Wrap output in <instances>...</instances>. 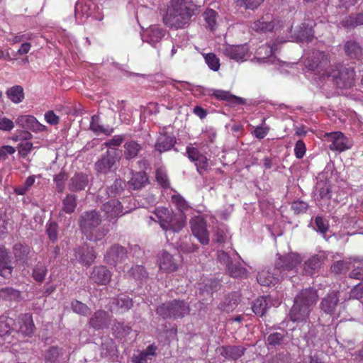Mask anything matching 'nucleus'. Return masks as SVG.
Segmentation results:
<instances>
[{"instance_id":"obj_28","label":"nucleus","mask_w":363,"mask_h":363,"mask_svg":"<svg viewBox=\"0 0 363 363\" xmlns=\"http://www.w3.org/2000/svg\"><path fill=\"white\" fill-rule=\"evenodd\" d=\"M88 184V175L82 173L76 174L70 179L69 189L72 191H82L85 189Z\"/></svg>"},{"instance_id":"obj_27","label":"nucleus","mask_w":363,"mask_h":363,"mask_svg":"<svg viewBox=\"0 0 363 363\" xmlns=\"http://www.w3.org/2000/svg\"><path fill=\"white\" fill-rule=\"evenodd\" d=\"M275 45L270 46L269 45H263L260 46L256 51V57L260 62L274 63L275 57L272 54L275 52Z\"/></svg>"},{"instance_id":"obj_43","label":"nucleus","mask_w":363,"mask_h":363,"mask_svg":"<svg viewBox=\"0 0 363 363\" xmlns=\"http://www.w3.org/2000/svg\"><path fill=\"white\" fill-rule=\"evenodd\" d=\"M316 190L318 196L322 200H330L331 198V186L328 181H320L317 183Z\"/></svg>"},{"instance_id":"obj_22","label":"nucleus","mask_w":363,"mask_h":363,"mask_svg":"<svg viewBox=\"0 0 363 363\" xmlns=\"http://www.w3.org/2000/svg\"><path fill=\"white\" fill-rule=\"evenodd\" d=\"M250 28L257 33L272 32L274 28V22L273 16L271 14H267L259 20L254 21Z\"/></svg>"},{"instance_id":"obj_14","label":"nucleus","mask_w":363,"mask_h":363,"mask_svg":"<svg viewBox=\"0 0 363 363\" xmlns=\"http://www.w3.org/2000/svg\"><path fill=\"white\" fill-rule=\"evenodd\" d=\"M317 300V291L313 288H306L301 290L294 298V301H297L298 303L307 306L311 310Z\"/></svg>"},{"instance_id":"obj_42","label":"nucleus","mask_w":363,"mask_h":363,"mask_svg":"<svg viewBox=\"0 0 363 363\" xmlns=\"http://www.w3.org/2000/svg\"><path fill=\"white\" fill-rule=\"evenodd\" d=\"M199 91L204 96H213L220 101L227 100V92L221 89L199 86Z\"/></svg>"},{"instance_id":"obj_46","label":"nucleus","mask_w":363,"mask_h":363,"mask_svg":"<svg viewBox=\"0 0 363 363\" xmlns=\"http://www.w3.org/2000/svg\"><path fill=\"white\" fill-rule=\"evenodd\" d=\"M108 232V230L105 229L104 228H94L92 229L91 231L87 232V233H84V235H86V237L88 240L96 242V241L102 240L104 238V236L107 234Z\"/></svg>"},{"instance_id":"obj_15","label":"nucleus","mask_w":363,"mask_h":363,"mask_svg":"<svg viewBox=\"0 0 363 363\" xmlns=\"http://www.w3.org/2000/svg\"><path fill=\"white\" fill-rule=\"evenodd\" d=\"M317 300V291L313 288H306L301 290L294 298V301H297L298 303L307 306L311 310Z\"/></svg>"},{"instance_id":"obj_13","label":"nucleus","mask_w":363,"mask_h":363,"mask_svg":"<svg viewBox=\"0 0 363 363\" xmlns=\"http://www.w3.org/2000/svg\"><path fill=\"white\" fill-rule=\"evenodd\" d=\"M101 223L100 216L96 211H86L81 215L79 224L84 233L91 231Z\"/></svg>"},{"instance_id":"obj_17","label":"nucleus","mask_w":363,"mask_h":363,"mask_svg":"<svg viewBox=\"0 0 363 363\" xmlns=\"http://www.w3.org/2000/svg\"><path fill=\"white\" fill-rule=\"evenodd\" d=\"M165 35V30L158 26H151L143 35V40L155 46Z\"/></svg>"},{"instance_id":"obj_20","label":"nucleus","mask_w":363,"mask_h":363,"mask_svg":"<svg viewBox=\"0 0 363 363\" xmlns=\"http://www.w3.org/2000/svg\"><path fill=\"white\" fill-rule=\"evenodd\" d=\"M102 211L109 220L116 218L128 212H123V206L121 202L116 199L105 203L103 205Z\"/></svg>"},{"instance_id":"obj_11","label":"nucleus","mask_w":363,"mask_h":363,"mask_svg":"<svg viewBox=\"0 0 363 363\" xmlns=\"http://www.w3.org/2000/svg\"><path fill=\"white\" fill-rule=\"evenodd\" d=\"M157 264L160 270L164 273L176 272L179 265V260L168 252L164 250L158 254Z\"/></svg>"},{"instance_id":"obj_30","label":"nucleus","mask_w":363,"mask_h":363,"mask_svg":"<svg viewBox=\"0 0 363 363\" xmlns=\"http://www.w3.org/2000/svg\"><path fill=\"white\" fill-rule=\"evenodd\" d=\"M76 257L79 262L84 265H91L96 258L93 248H79L76 251Z\"/></svg>"},{"instance_id":"obj_54","label":"nucleus","mask_w":363,"mask_h":363,"mask_svg":"<svg viewBox=\"0 0 363 363\" xmlns=\"http://www.w3.org/2000/svg\"><path fill=\"white\" fill-rule=\"evenodd\" d=\"M238 6H243L245 9L254 10L257 9L264 0H235Z\"/></svg>"},{"instance_id":"obj_26","label":"nucleus","mask_w":363,"mask_h":363,"mask_svg":"<svg viewBox=\"0 0 363 363\" xmlns=\"http://www.w3.org/2000/svg\"><path fill=\"white\" fill-rule=\"evenodd\" d=\"M325 257L322 255H314L304 262V272L308 275H313L321 267Z\"/></svg>"},{"instance_id":"obj_47","label":"nucleus","mask_w":363,"mask_h":363,"mask_svg":"<svg viewBox=\"0 0 363 363\" xmlns=\"http://www.w3.org/2000/svg\"><path fill=\"white\" fill-rule=\"evenodd\" d=\"M30 252L29 247L16 244L13 247V253L17 260L25 261Z\"/></svg>"},{"instance_id":"obj_9","label":"nucleus","mask_w":363,"mask_h":363,"mask_svg":"<svg viewBox=\"0 0 363 363\" xmlns=\"http://www.w3.org/2000/svg\"><path fill=\"white\" fill-rule=\"evenodd\" d=\"M190 224L194 235L202 245H208L209 235L204 219L201 216H195L191 220Z\"/></svg>"},{"instance_id":"obj_24","label":"nucleus","mask_w":363,"mask_h":363,"mask_svg":"<svg viewBox=\"0 0 363 363\" xmlns=\"http://www.w3.org/2000/svg\"><path fill=\"white\" fill-rule=\"evenodd\" d=\"M13 319L8 317L0 318V345L6 343H11L12 337L11 333L12 332L11 324Z\"/></svg>"},{"instance_id":"obj_51","label":"nucleus","mask_w":363,"mask_h":363,"mask_svg":"<svg viewBox=\"0 0 363 363\" xmlns=\"http://www.w3.org/2000/svg\"><path fill=\"white\" fill-rule=\"evenodd\" d=\"M284 337L285 335L284 333H273L267 337V342L272 347H276L283 342Z\"/></svg>"},{"instance_id":"obj_34","label":"nucleus","mask_w":363,"mask_h":363,"mask_svg":"<svg viewBox=\"0 0 363 363\" xmlns=\"http://www.w3.org/2000/svg\"><path fill=\"white\" fill-rule=\"evenodd\" d=\"M247 52L248 48L246 45H233L228 48V57L237 62L244 61Z\"/></svg>"},{"instance_id":"obj_5","label":"nucleus","mask_w":363,"mask_h":363,"mask_svg":"<svg viewBox=\"0 0 363 363\" xmlns=\"http://www.w3.org/2000/svg\"><path fill=\"white\" fill-rule=\"evenodd\" d=\"M96 5L92 0H78L75 5V18L79 23H83L89 17L99 21L103 18L96 11Z\"/></svg>"},{"instance_id":"obj_29","label":"nucleus","mask_w":363,"mask_h":363,"mask_svg":"<svg viewBox=\"0 0 363 363\" xmlns=\"http://www.w3.org/2000/svg\"><path fill=\"white\" fill-rule=\"evenodd\" d=\"M257 282L264 286H274L279 281V276L274 272L269 270H262L258 272L257 277Z\"/></svg>"},{"instance_id":"obj_6","label":"nucleus","mask_w":363,"mask_h":363,"mask_svg":"<svg viewBox=\"0 0 363 363\" xmlns=\"http://www.w3.org/2000/svg\"><path fill=\"white\" fill-rule=\"evenodd\" d=\"M118 160L116 149L108 150L106 153L95 163V170L98 174H107Z\"/></svg>"},{"instance_id":"obj_38","label":"nucleus","mask_w":363,"mask_h":363,"mask_svg":"<svg viewBox=\"0 0 363 363\" xmlns=\"http://www.w3.org/2000/svg\"><path fill=\"white\" fill-rule=\"evenodd\" d=\"M124 157L127 160L135 158L142 147L141 145L134 140L126 142L124 145Z\"/></svg>"},{"instance_id":"obj_60","label":"nucleus","mask_w":363,"mask_h":363,"mask_svg":"<svg viewBox=\"0 0 363 363\" xmlns=\"http://www.w3.org/2000/svg\"><path fill=\"white\" fill-rule=\"evenodd\" d=\"M315 230L320 233L325 235L329 228V225L323 220L322 216H317L315 218Z\"/></svg>"},{"instance_id":"obj_7","label":"nucleus","mask_w":363,"mask_h":363,"mask_svg":"<svg viewBox=\"0 0 363 363\" xmlns=\"http://www.w3.org/2000/svg\"><path fill=\"white\" fill-rule=\"evenodd\" d=\"M330 62V55L328 53L316 50L313 52L312 55L308 57L307 67L311 70H327Z\"/></svg>"},{"instance_id":"obj_19","label":"nucleus","mask_w":363,"mask_h":363,"mask_svg":"<svg viewBox=\"0 0 363 363\" xmlns=\"http://www.w3.org/2000/svg\"><path fill=\"white\" fill-rule=\"evenodd\" d=\"M16 123L23 128L30 129L33 132H43L46 126L41 124L34 116H21L16 120Z\"/></svg>"},{"instance_id":"obj_1","label":"nucleus","mask_w":363,"mask_h":363,"mask_svg":"<svg viewBox=\"0 0 363 363\" xmlns=\"http://www.w3.org/2000/svg\"><path fill=\"white\" fill-rule=\"evenodd\" d=\"M194 15V9L188 6L184 0H170L162 21L171 28H183L189 24Z\"/></svg>"},{"instance_id":"obj_10","label":"nucleus","mask_w":363,"mask_h":363,"mask_svg":"<svg viewBox=\"0 0 363 363\" xmlns=\"http://www.w3.org/2000/svg\"><path fill=\"white\" fill-rule=\"evenodd\" d=\"M327 135L331 142L329 148L333 151L341 152L350 149L353 145L352 140L340 132L330 133Z\"/></svg>"},{"instance_id":"obj_44","label":"nucleus","mask_w":363,"mask_h":363,"mask_svg":"<svg viewBox=\"0 0 363 363\" xmlns=\"http://www.w3.org/2000/svg\"><path fill=\"white\" fill-rule=\"evenodd\" d=\"M228 274L233 278H247L248 271L240 264H228Z\"/></svg>"},{"instance_id":"obj_8","label":"nucleus","mask_w":363,"mask_h":363,"mask_svg":"<svg viewBox=\"0 0 363 363\" xmlns=\"http://www.w3.org/2000/svg\"><path fill=\"white\" fill-rule=\"evenodd\" d=\"M279 255L275 262V269L280 271H292L301 262V258L298 253L291 252L285 255Z\"/></svg>"},{"instance_id":"obj_16","label":"nucleus","mask_w":363,"mask_h":363,"mask_svg":"<svg viewBox=\"0 0 363 363\" xmlns=\"http://www.w3.org/2000/svg\"><path fill=\"white\" fill-rule=\"evenodd\" d=\"M126 257L125 249L119 245H114L107 251L105 259L108 264L116 265L123 262Z\"/></svg>"},{"instance_id":"obj_49","label":"nucleus","mask_w":363,"mask_h":363,"mask_svg":"<svg viewBox=\"0 0 363 363\" xmlns=\"http://www.w3.org/2000/svg\"><path fill=\"white\" fill-rule=\"evenodd\" d=\"M77 206L76 196L74 195L69 194L63 200V211L67 213L74 212Z\"/></svg>"},{"instance_id":"obj_4","label":"nucleus","mask_w":363,"mask_h":363,"mask_svg":"<svg viewBox=\"0 0 363 363\" xmlns=\"http://www.w3.org/2000/svg\"><path fill=\"white\" fill-rule=\"evenodd\" d=\"M189 312V305L184 301L177 299L162 303L156 310V313L164 319L182 318Z\"/></svg>"},{"instance_id":"obj_63","label":"nucleus","mask_w":363,"mask_h":363,"mask_svg":"<svg viewBox=\"0 0 363 363\" xmlns=\"http://www.w3.org/2000/svg\"><path fill=\"white\" fill-rule=\"evenodd\" d=\"M308 208V205L306 202H304L303 201L298 200L296 201H294L291 204V209L294 211V212L296 214H300L305 213Z\"/></svg>"},{"instance_id":"obj_56","label":"nucleus","mask_w":363,"mask_h":363,"mask_svg":"<svg viewBox=\"0 0 363 363\" xmlns=\"http://www.w3.org/2000/svg\"><path fill=\"white\" fill-rule=\"evenodd\" d=\"M130 275L135 279H143L147 277V273L141 265L133 267L129 271Z\"/></svg>"},{"instance_id":"obj_50","label":"nucleus","mask_w":363,"mask_h":363,"mask_svg":"<svg viewBox=\"0 0 363 363\" xmlns=\"http://www.w3.org/2000/svg\"><path fill=\"white\" fill-rule=\"evenodd\" d=\"M34 148L35 147L29 141H21L17 146L19 155L23 158H26Z\"/></svg>"},{"instance_id":"obj_62","label":"nucleus","mask_w":363,"mask_h":363,"mask_svg":"<svg viewBox=\"0 0 363 363\" xmlns=\"http://www.w3.org/2000/svg\"><path fill=\"white\" fill-rule=\"evenodd\" d=\"M47 274V269L43 265H37L33 272V276L35 280L38 281H43Z\"/></svg>"},{"instance_id":"obj_48","label":"nucleus","mask_w":363,"mask_h":363,"mask_svg":"<svg viewBox=\"0 0 363 363\" xmlns=\"http://www.w3.org/2000/svg\"><path fill=\"white\" fill-rule=\"evenodd\" d=\"M20 297V291L13 288H3L0 289V298L9 300L16 301Z\"/></svg>"},{"instance_id":"obj_37","label":"nucleus","mask_w":363,"mask_h":363,"mask_svg":"<svg viewBox=\"0 0 363 363\" xmlns=\"http://www.w3.org/2000/svg\"><path fill=\"white\" fill-rule=\"evenodd\" d=\"M21 325L20 331L26 335H30L33 333L35 325L32 319V316L29 313H25L21 315Z\"/></svg>"},{"instance_id":"obj_53","label":"nucleus","mask_w":363,"mask_h":363,"mask_svg":"<svg viewBox=\"0 0 363 363\" xmlns=\"http://www.w3.org/2000/svg\"><path fill=\"white\" fill-rule=\"evenodd\" d=\"M61 354V350L60 348L57 347H51L45 353V361L50 363H55L57 362Z\"/></svg>"},{"instance_id":"obj_23","label":"nucleus","mask_w":363,"mask_h":363,"mask_svg":"<svg viewBox=\"0 0 363 363\" xmlns=\"http://www.w3.org/2000/svg\"><path fill=\"white\" fill-rule=\"evenodd\" d=\"M90 279L98 284L106 285L111 279V272L104 266L95 267L91 273Z\"/></svg>"},{"instance_id":"obj_36","label":"nucleus","mask_w":363,"mask_h":363,"mask_svg":"<svg viewBox=\"0 0 363 363\" xmlns=\"http://www.w3.org/2000/svg\"><path fill=\"white\" fill-rule=\"evenodd\" d=\"M340 25L347 29H353L357 26L363 25V13L350 15L343 18Z\"/></svg>"},{"instance_id":"obj_57","label":"nucleus","mask_w":363,"mask_h":363,"mask_svg":"<svg viewBox=\"0 0 363 363\" xmlns=\"http://www.w3.org/2000/svg\"><path fill=\"white\" fill-rule=\"evenodd\" d=\"M205 61L210 69L213 71L218 70L220 67L219 60L213 53H208L204 56Z\"/></svg>"},{"instance_id":"obj_64","label":"nucleus","mask_w":363,"mask_h":363,"mask_svg":"<svg viewBox=\"0 0 363 363\" xmlns=\"http://www.w3.org/2000/svg\"><path fill=\"white\" fill-rule=\"evenodd\" d=\"M124 140V137L122 135H114L111 139L108 140L104 143V145L108 147V150L112 149V147L120 146Z\"/></svg>"},{"instance_id":"obj_18","label":"nucleus","mask_w":363,"mask_h":363,"mask_svg":"<svg viewBox=\"0 0 363 363\" xmlns=\"http://www.w3.org/2000/svg\"><path fill=\"white\" fill-rule=\"evenodd\" d=\"M111 322L109 314L103 310L96 311L90 318L89 324L95 330H101L107 328Z\"/></svg>"},{"instance_id":"obj_39","label":"nucleus","mask_w":363,"mask_h":363,"mask_svg":"<svg viewBox=\"0 0 363 363\" xmlns=\"http://www.w3.org/2000/svg\"><path fill=\"white\" fill-rule=\"evenodd\" d=\"M90 130L95 133L96 135L105 134L110 135L113 131V128H106L100 124V117L97 115H94L91 118Z\"/></svg>"},{"instance_id":"obj_31","label":"nucleus","mask_w":363,"mask_h":363,"mask_svg":"<svg viewBox=\"0 0 363 363\" xmlns=\"http://www.w3.org/2000/svg\"><path fill=\"white\" fill-rule=\"evenodd\" d=\"M313 26L303 23L299 26L296 34V38L299 42H310L313 40Z\"/></svg>"},{"instance_id":"obj_12","label":"nucleus","mask_w":363,"mask_h":363,"mask_svg":"<svg viewBox=\"0 0 363 363\" xmlns=\"http://www.w3.org/2000/svg\"><path fill=\"white\" fill-rule=\"evenodd\" d=\"M340 291L333 290L328 293L321 300L320 303V310L326 314L333 315L336 312L340 304Z\"/></svg>"},{"instance_id":"obj_35","label":"nucleus","mask_w":363,"mask_h":363,"mask_svg":"<svg viewBox=\"0 0 363 363\" xmlns=\"http://www.w3.org/2000/svg\"><path fill=\"white\" fill-rule=\"evenodd\" d=\"M344 50L346 55L352 59L359 60L362 55V50L358 43L348 40L345 43Z\"/></svg>"},{"instance_id":"obj_61","label":"nucleus","mask_w":363,"mask_h":363,"mask_svg":"<svg viewBox=\"0 0 363 363\" xmlns=\"http://www.w3.org/2000/svg\"><path fill=\"white\" fill-rule=\"evenodd\" d=\"M67 179V175L65 172H60L54 177L56 188L58 192H62L65 189V182Z\"/></svg>"},{"instance_id":"obj_2","label":"nucleus","mask_w":363,"mask_h":363,"mask_svg":"<svg viewBox=\"0 0 363 363\" xmlns=\"http://www.w3.org/2000/svg\"><path fill=\"white\" fill-rule=\"evenodd\" d=\"M155 215L157 221L164 231L179 232L186 224L184 215H176L167 208H157Z\"/></svg>"},{"instance_id":"obj_55","label":"nucleus","mask_w":363,"mask_h":363,"mask_svg":"<svg viewBox=\"0 0 363 363\" xmlns=\"http://www.w3.org/2000/svg\"><path fill=\"white\" fill-rule=\"evenodd\" d=\"M72 308L74 313L82 315H86L89 312V308L86 304L77 300L72 302Z\"/></svg>"},{"instance_id":"obj_33","label":"nucleus","mask_w":363,"mask_h":363,"mask_svg":"<svg viewBox=\"0 0 363 363\" xmlns=\"http://www.w3.org/2000/svg\"><path fill=\"white\" fill-rule=\"evenodd\" d=\"M148 182V178L145 172H138L133 173L128 185L134 190L140 189L144 187Z\"/></svg>"},{"instance_id":"obj_21","label":"nucleus","mask_w":363,"mask_h":363,"mask_svg":"<svg viewBox=\"0 0 363 363\" xmlns=\"http://www.w3.org/2000/svg\"><path fill=\"white\" fill-rule=\"evenodd\" d=\"M311 311V308L294 301L289 313V317L293 322H305L308 318Z\"/></svg>"},{"instance_id":"obj_32","label":"nucleus","mask_w":363,"mask_h":363,"mask_svg":"<svg viewBox=\"0 0 363 363\" xmlns=\"http://www.w3.org/2000/svg\"><path fill=\"white\" fill-rule=\"evenodd\" d=\"M174 138L164 134H160L155 143V148L160 152H163L170 150L175 143Z\"/></svg>"},{"instance_id":"obj_40","label":"nucleus","mask_w":363,"mask_h":363,"mask_svg":"<svg viewBox=\"0 0 363 363\" xmlns=\"http://www.w3.org/2000/svg\"><path fill=\"white\" fill-rule=\"evenodd\" d=\"M269 301L267 300V298L265 296H262L258 298H257L253 305H252V311L253 312L259 316H263L267 309L269 308Z\"/></svg>"},{"instance_id":"obj_3","label":"nucleus","mask_w":363,"mask_h":363,"mask_svg":"<svg viewBox=\"0 0 363 363\" xmlns=\"http://www.w3.org/2000/svg\"><path fill=\"white\" fill-rule=\"evenodd\" d=\"M323 77L331 79L333 82L340 89L350 87L355 78V71L353 67L336 65L322 74Z\"/></svg>"},{"instance_id":"obj_45","label":"nucleus","mask_w":363,"mask_h":363,"mask_svg":"<svg viewBox=\"0 0 363 363\" xmlns=\"http://www.w3.org/2000/svg\"><path fill=\"white\" fill-rule=\"evenodd\" d=\"M350 265V262L338 260L330 266V271L336 275L345 274L349 271Z\"/></svg>"},{"instance_id":"obj_52","label":"nucleus","mask_w":363,"mask_h":363,"mask_svg":"<svg viewBox=\"0 0 363 363\" xmlns=\"http://www.w3.org/2000/svg\"><path fill=\"white\" fill-rule=\"evenodd\" d=\"M247 104L246 99L228 92V107L240 108Z\"/></svg>"},{"instance_id":"obj_41","label":"nucleus","mask_w":363,"mask_h":363,"mask_svg":"<svg viewBox=\"0 0 363 363\" xmlns=\"http://www.w3.org/2000/svg\"><path fill=\"white\" fill-rule=\"evenodd\" d=\"M8 98L14 104H18L24 99V91L21 86L16 85L6 91Z\"/></svg>"},{"instance_id":"obj_25","label":"nucleus","mask_w":363,"mask_h":363,"mask_svg":"<svg viewBox=\"0 0 363 363\" xmlns=\"http://www.w3.org/2000/svg\"><path fill=\"white\" fill-rule=\"evenodd\" d=\"M13 267L9 257V252L4 247H0V276L6 279L11 277Z\"/></svg>"},{"instance_id":"obj_58","label":"nucleus","mask_w":363,"mask_h":363,"mask_svg":"<svg viewBox=\"0 0 363 363\" xmlns=\"http://www.w3.org/2000/svg\"><path fill=\"white\" fill-rule=\"evenodd\" d=\"M203 16L208 26L213 30L216 24V12L213 9H208L203 13Z\"/></svg>"},{"instance_id":"obj_59","label":"nucleus","mask_w":363,"mask_h":363,"mask_svg":"<svg viewBox=\"0 0 363 363\" xmlns=\"http://www.w3.org/2000/svg\"><path fill=\"white\" fill-rule=\"evenodd\" d=\"M245 351V348L242 346L228 347V356L233 359H237L244 354Z\"/></svg>"}]
</instances>
